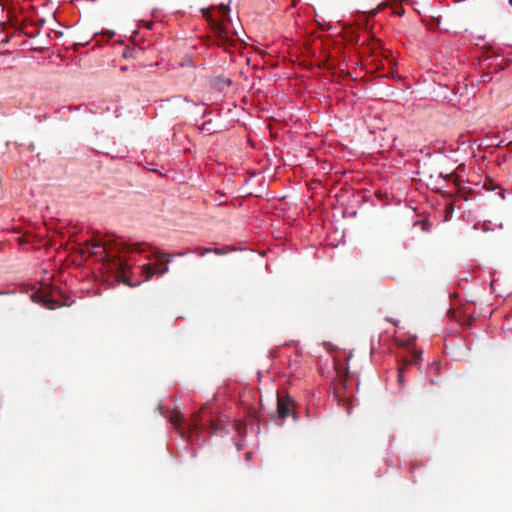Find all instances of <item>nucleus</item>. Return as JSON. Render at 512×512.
Here are the masks:
<instances>
[{
	"label": "nucleus",
	"mask_w": 512,
	"mask_h": 512,
	"mask_svg": "<svg viewBox=\"0 0 512 512\" xmlns=\"http://www.w3.org/2000/svg\"><path fill=\"white\" fill-rule=\"evenodd\" d=\"M140 244H118L116 242H103L102 240H94L92 242L89 239L82 245L77 252L81 256L96 257L98 260L104 262L105 268L115 274V279L122 281L128 285L126 277V264L122 260V253L124 251H138L142 252L139 248Z\"/></svg>",
	"instance_id": "f257e3e1"
},
{
	"label": "nucleus",
	"mask_w": 512,
	"mask_h": 512,
	"mask_svg": "<svg viewBox=\"0 0 512 512\" xmlns=\"http://www.w3.org/2000/svg\"><path fill=\"white\" fill-rule=\"evenodd\" d=\"M35 303H41L48 309L54 310L64 305V294L60 287L49 284H41L30 294Z\"/></svg>",
	"instance_id": "f03ea898"
},
{
	"label": "nucleus",
	"mask_w": 512,
	"mask_h": 512,
	"mask_svg": "<svg viewBox=\"0 0 512 512\" xmlns=\"http://www.w3.org/2000/svg\"><path fill=\"white\" fill-rule=\"evenodd\" d=\"M202 13L206 20L210 23V27L213 30V33L217 40V45L219 47L228 49L236 44V40L229 36L228 31L220 22L216 21L211 17L208 10L203 9Z\"/></svg>",
	"instance_id": "7ed1b4c3"
},
{
	"label": "nucleus",
	"mask_w": 512,
	"mask_h": 512,
	"mask_svg": "<svg viewBox=\"0 0 512 512\" xmlns=\"http://www.w3.org/2000/svg\"><path fill=\"white\" fill-rule=\"evenodd\" d=\"M82 228L78 226V224H73L69 222L66 224V252L71 250L72 252H77L79 248L89 239L87 236L81 234Z\"/></svg>",
	"instance_id": "20e7f679"
},
{
	"label": "nucleus",
	"mask_w": 512,
	"mask_h": 512,
	"mask_svg": "<svg viewBox=\"0 0 512 512\" xmlns=\"http://www.w3.org/2000/svg\"><path fill=\"white\" fill-rule=\"evenodd\" d=\"M188 253L198 254L200 257H204L209 253H214L215 255L222 256L225 254L223 249L221 248H208V247H195V248H187L186 250L179 251L176 253V256L184 257Z\"/></svg>",
	"instance_id": "39448f33"
},
{
	"label": "nucleus",
	"mask_w": 512,
	"mask_h": 512,
	"mask_svg": "<svg viewBox=\"0 0 512 512\" xmlns=\"http://www.w3.org/2000/svg\"><path fill=\"white\" fill-rule=\"evenodd\" d=\"M293 403L289 398L278 397L277 412L280 418L288 417L292 411Z\"/></svg>",
	"instance_id": "423d86ee"
},
{
	"label": "nucleus",
	"mask_w": 512,
	"mask_h": 512,
	"mask_svg": "<svg viewBox=\"0 0 512 512\" xmlns=\"http://www.w3.org/2000/svg\"><path fill=\"white\" fill-rule=\"evenodd\" d=\"M206 407L192 414V421L188 424V431L195 433L201 428V422L204 420V411Z\"/></svg>",
	"instance_id": "0eeeda50"
},
{
	"label": "nucleus",
	"mask_w": 512,
	"mask_h": 512,
	"mask_svg": "<svg viewBox=\"0 0 512 512\" xmlns=\"http://www.w3.org/2000/svg\"><path fill=\"white\" fill-rule=\"evenodd\" d=\"M184 420H185V417L182 412L177 411V410L172 411V413L170 415V422L177 430H179V433L181 436H184V432L182 430H180V427H181L182 423L184 422Z\"/></svg>",
	"instance_id": "6e6552de"
},
{
	"label": "nucleus",
	"mask_w": 512,
	"mask_h": 512,
	"mask_svg": "<svg viewBox=\"0 0 512 512\" xmlns=\"http://www.w3.org/2000/svg\"><path fill=\"white\" fill-rule=\"evenodd\" d=\"M421 355L422 351H413L409 358L403 360V365L406 367L410 364H418V362L421 360Z\"/></svg>",
	"instance_id": "1a4fd4ad"
},
{
	"label": "nucleus",
	"mask_w": 512,
	"mask_h": 512,
	"mask_svg": "<svg viewBox=\"0 0 512 512\" xmlns=\"http://www.w3.org/2000/svg\"><path fill=\"white\" fill-rule=\"evenodd\" d=\"M153 256L156 259H165V263L167 265L173 261L174 257L176 256V253H160V252H154Z\"/></svg>",
	"instance_id": "9d476101"
},
{
	"label": "nucleus",
	"mask_w": 512,
	"mask_h": 512,
	"mask_svg": "<svg viewBox=\"0 0 512 512\" xmlns=\"http://www.w3.org/2000/svg\"><path fill=\"white\" fill-rule=\"evenodd\" d=\"M155 270L159 274H165L169 271V267L167 263L161 262L160 259H158V262L155 264Z\"/></svg>",
	"instance_id": "9b49d317"
},
{
	"label": "nucleus",
	"mask_w": 512,
	"mask_h": 512,
	"mask_svg": "<svg viewBox=\"0 0 512 512\" xmlns=\"http://www.w3.org/2000/svg\"><path fill=\"white\" fill-rule=\"evenodd\" d=\"M143 272L145 273L146 280L151 279L157 271L150 265L143 266Z\"/></svg>",
	"instance_id": "f8f14e48"
},
{
	"label": "nucleus",
	"mask_w": 512,
	"mask_h": 512,
	"mask_svg": "<svg viewBox=\"0 0 512 512\" xmlns=\"http://www.w3.org/2000/svg\"><path fill=\"white\" fill-rule=\"evenodd\" d=\"M219 12H220V15L223 19H229V12H230V9L225 6V5H221L219 7Z\"/></svg>",
	"instance_id": "ddd939ff"
},
{
	"label": "nucleus",
	"mask_w": 512,
	"mask_h": 512,
	"mask_svg": "<svg viewBox=\"0 0 512 512\" xmlns=\"http://www.w3.org/2000/svg\"><path fill=\"white\" fill-rule=\"evenodd\" d=\"M210 422V430H211V434H215L216 431L219 429V426L217 424H215L211 419L209 420Z\"/></svg>",
	"instance_id": "4468645a"
},
{
	"label": "nucleus",
	"mask_w": 512,
	"mask_h": 512,
	"mask_svg": "<svg viewBox=\"0 0 512 512\" xmlns=\"http://www.w3.org/2000/svg\"><path fill=\"white\" fill-rule=\"evenodd\" d=\"M405 370V366L402 365L399 367L398 369V378H399V381L402 382L403 381V372Z\"/></svg>",
	"instance_id": "2eb2a0df"
},
{
	"label": "nucleus",
	"mask_w": 512,
	"mask_h": 512,
	"mask_svg": "<svg viewBox=\"0 0 512 512\" xmlns=\"http://www.w3.org/2000/svg\"><path fill=\"white\" fill-rule=\"evenodd\" d=\"M451 313H452V317H453V318H456V312H455V311H452Z\"/></svg>",
	"instance_id": "dca6fc26"
},
{
	"label": "nucleus",
	"mask_w": 512,
	"mask_h": 512,
	"mask_svg": "<svg viewBox=\"0 0 512 512\" xmlns=\"http://www.w3.org/2000/svg\"><path fill=\"white\" fill-rule=\"evenodd\" d=\"M205 125H206V124L204 123V124L202 125V127H200L199 129H200V130H205Z\"/></svg>",
	"instance_id": "f3484780"
}]
</instances>
